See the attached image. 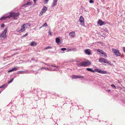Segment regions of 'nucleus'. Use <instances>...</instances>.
Returning a JSON list of instances; mask_svg holds the SVG:
<instances>
[{
	"mask_svg": "<svg viewBox=\"0 0 125 125\" xmlns=\"http://www.w3.org/2000/svg\"><path fill=\"white\" fill-rule=\"evenodd\" d=\"M86 70L88 71L91 72H92L94 73L95 72H96L102 74H106L107 73V72L105 71H103L101 69L99 68L95 69L94 70H93L92 68H87Z\"/></svg>",
	"mask_w": 125,
	"mask_h": 125,
	"instance_id": "obj_1",
	"label": "nucleus"
},
{
	"mask_svg": "<svg viewBox=\"0 0 125 125\" xmlns=\"http://www.w3.org/2000/svg\"><path fill=\"white\" fill-rule=\"evenodd\" d=\"M31 25L30 23H26L23 24L21 26V28L18 31V32L20 33L24 31L25 28L29 27Z\"/></svg>",
	"mask_w": 125,
	"mask_h": 125,
	"instance_id": "obj_2",
	"label": "nucleus"
},
{
	"mask_svg": "<svg viewBox=\"0 0 125 125\" xmlns=\"http://www.w3.org/2000/svg\"><path fill=\"white\" fill-rule=\"evenodd\" d=\"M19 15V13L18 12L15 13L14 12H10V15H8L9 18H10L11 17H13L14 18H16Z\"/></svg>",
	"mask_w": 125,
	"mask_h": 125,
	"instance_id": "obj_3",
	"label": "nucleus"
},
{
	"mask_svg": "<svg viewBox=\"0 0 125 125\" xmlns=\"http://www.w3.org/2000/svg\"><path fill=\"white\" fill-rule=\"evenodd\" d=\"M91 64V62L89 61L85 62H83L79 63V65L80 66H86L89 65H90Z\"/></svg>",
	"mask_w": 125,
	"mask_h": 125,
	"instance_id": "obj_4",
	"label": "nucleus"
},
{
	"mask_svg": "<svg viewBox=\"0 0 125 125\" xmlns=\"http://www.w3.org/2000/svg\"><path fill=\"white\" fill-rule=\"evenodd\" d=\"M7 28H5L4 31L1 33L0 35V37H2L5 39L6 38L7 36L6 34L7 32Z\"/></svg>",
	"mask_w": 125,
	"mask_h": 125,
	"instance_id": "obj_5",
	"label": "nucleus"
},
{
	"mask_svg": "<svg viewBox=\"0 0 125 125\" xmlns=\"http://www.w3.org/2000/svg\"><path fill=\"white\" fill-rule=\"evenodd\" d=\"M99 62H104V63H106L109 65H111L106 59L104 58H101L99 59Z\"/></svg>",
	"mask_w": 125,
	"mask_h": 125,
	"instance_id": "obj_6",
	"label": "nucleus"
},
{
	"mask_svg": "<svg viewBox=\"0 0 125 125\" xmlns=\"http://www.w3.org/2000/svg\"><path fill=\"white\" fill-rule=\"evenodd\" d=\"M112 51L115 54V55L117 56H120L121 55V53L118 50L114 49H112Z\"/></svg>",
	"mask_w": 125,
	"mask_h": 125,
	"instance_id": "obj_7",
	"label": "nucleus"
},
{
	"mask_svg": "<svg viewBox=\"0 0 125 125\" xmlns=\"http://www.w3.org/2000/svg\"><path fill=\"white\" fill-rule=\"evenodd\" d=\"M79 21L81 23V24L83 26L84 25V19L82 16H81L80 18Z\"/></svg>",
	"mask_w": 125,
	"mask_h": 125,
	"instance_id": "obj_8",
	"label": "nucleus"
},
{
	"mask_svg": "<svg viewBox=\"0 0 125 125\" xmlns=\"http://www.w3.org/2000/svg\"><path fill=\"white\" fill-rule=\"evenodd\" d=\"M72 77L73 79H76L79 78H83L84 77V76L79 75H73L72 76Z\"/></svg>",
	"mask_w": 125,
	"mask_h": 125,
	"instance_id": "obj_9",
	"label": "nucleus"
},
{
	"mask_svg": "<svg viewBox=\"0 0 125 125\" xmlns=\"http://www.w3.org/2000/svg\"><path fill=\"white\" fill-rule=\"evenodd\" d=\"M104 22L102 20H99L98 22V24L100 26H102L104 24Z\"/></svg>",
	"mask_w": 125,
	"mask_h": 125,
	"instance_id": "obj_10",
	"label": "nucleus"
},
{
	"mask_svg": "<svg viewBox=\"0 0 125 125\" xmlns=\"http://www.w3.org/2000/svg\"><path fill=\"white\" fill-rule=\"evenodd\" d=\"M58 0H53V2L52 6V7H53L56 5Z\"/></svg>",
	"mask_w": 125,
	"mask_h": 125,
	"instance_id": "obj_11",
	"label": "nucleus"
},
{
	"mask_svg": "<svg viewBox=\"0 0 125 125\" xmlns=\"http://www.w3.org/2000/svg\"><path fill=\"white\" fill-rule=\"evenodd\" d=\"M84 52L86 54L88 55H90L91 54V51L89 49H86L85 50Z\"/></svg>",
	"mask_w": 125,
	"mask_h": 125,
	"instance_id": "obj_12",
	"label": "nucleus"
},
{
	"mask_svg": "<svg viewBox=\"0 0 125 125\" xmlns=\"http://www.w3.org/2000/svg\"><path fill=\"white\" fill-rule=\"evenodd\" d=\"M18 69V67H15L12 69L9 70L8 71V72H11L14 71H16Z\"/></svg>",
	"mask_w": 125,
	"mask_h": 125,
	"instance_id": "obj_13",
	"label": "nucleus"
},
{
	"mask_svg": "<svg viewBox=\"0 0 125 125\" xmlns=\"http://www.w3.org/2000/svg\"><path fill=\"white\" fill-rule=\"evenodd\" d=\"M47 10V8L46 7L44 6L43 8L42 9V10L41 12L43 13H44Z\"/></svg>",
	"mask_w": 125,
	"mask_h": 125,
	"instance_id": "obj_14",
	"label": "nucleus"
},
{
	"mask_svg": "<svg viewBox=\"0 0 125 125\" xmlns=\"http://www.w3.org/2000/svg\"><path fill=\"white\" fill-rule=\"evenodd\" d=\"M69 35L72 37H73L75 35V33L74 32L72 31L70 33Z\"/></svg>",
	"mask_w": 125,
	"mask_h": 125,
	"instance_id": "obj_15",
	"label": "nucleus"
},
{
	"mask_svg": "<svg viewBox=\"0 0 125 125\" xmlns=\"http://www.w3.org/2000/svg\"><path fill=\"white\" fill-rule=\"evenodd\" d=\"M30 45L31 46H35L37 45V43L34 42H31Z\"/></svg>",
	"mask_w": 125,
	"mask_h": 125,
	"instance_id": "obj_16",
	"label": "nucleus"
},
{
	"mask_svg": "<svg viewBox=\"0 0 125 125\" xmlns=\"http://www.w3.org/2000/svg\"><path fill=\"white\" fill-rule=\"evenodd\" d=\"M97 52L101 53L102 54H104V52L100 49H98L97 50Z\"/></svg>",
	"mask_w": 125,
	"mask_h": 125,
	"instance_id": "obj_17",
	"label": "nucleus"
},
{
	"mask_svg": "<svg viewBox=\"0 0 125 125\" xmlns=\"http://www.w3.org/2000/svg\"><path fill=\"white\" fill-rule=\"evenodd\" d=\"M8 18H9V17H8V15L6 16H3L0 18V20H5Z\"/></svg>",
	"mask_w": 125,
	"mask_h": 125,
	"instance_id": "obj_18",
	"label": "nucleus"
},
{
	"mask_svg": "<svg viewBox=\"0 0 125 125\" xmlns=\"http://www.w3.org/2000/svg\"><path fill=\"white\" fill-rule=\"evenodd\" d=\"M56 42V43H59L60 42V40L58 38H57L55 39Z\"/></svg>",
	"mask_w": 125,
	"mask_h": 125,
	"instance_id": "obj_19",
	"label": "nucleus"
},
{
	"mask_svg": "<svg viewBox=\"0 0 125 125\" xmlns=\"http://www.w3.org/2000/svg\"><path fill=\"white\" fill-rule=\"evenodd\" d=\"M31 4V2H28V3H26V4H24V6H25L26 5H28L29 6H30Z\"/></svg>",
	"mask_w": 125,
	"mask_h": 125,
	"instance_id": "obj_20",
	"label": "nucleus"
},
{
	"mask_svg": "<svg viewBox=\"0 0 125 125\" xmlns=\"http://www.w3.org/2000/svg\"><path fill=\"white\" fill-rule=\"evenodd\" d=\"M7 86V84H4L2 85L1 86H0V88H4L6 86Z\"/></svg>",
	"mask_w": 125,
	"mask_h": 125,
	"instance_id": "obj_21",
	"label": "nucleus"
},
{
	"mask_svg": "<svg viewBox=\"0 0 125 125\" xmlns=\"http://www.w3.org/2000/svg\"><path fill=\"white\" fill-rule=\"evenodd\" d=\"M14 79V78H12L9 81L8 83H11L13 80Z\"/></svg>",
	"mask_w": 125,
	"mask_h": 125,
	"instance_id": "obj_22",
	"label": "nucleus"
},
{
	"mask_svg": "<svg viewBox=\"0 0 125 125\" xmlns=\"http://www.w3.org/2000/svg\"><path fill=\"white\" fill-rule=\"evenodd\" d=\"M104 54H102V56H103V57H104V58H106L107 57V55L106 54V53L104 52Z\"/></svg>",
	"mask_w": 125,
	"mask_h": 125,
	"instance_id": "obj_23",
	"label": "nucleus"
},
{
	"mask_svg": "<svg viewBox=\"0 0 125 125\" xmlns=\"http://www.w3.org/2000/svg\"><path fill=\"white\" fill-rule=\"evenodd\" d=\"M45 69L46 70H48V68L42 67L41 68V70H42L43 69Z\"/></svg>",
	"mask_w": 125,
	"mask_h": 125,
	"instance_id": "obj_24",
	"label": "nucleus"
},
{
	"mask_svg": "<svg viewBox=\"0 0 125 125\" xmlns=\"http://www.w3.org/2000/svg\"><path fill=\"white\" fill-rule=\"evenodd\" d=\"M111 86L113 88H115V89L116 88V87H115V86L114 84H111Z\"/></svg>",
	"mask_w": 125,
	"mask_h": 125,
	"instance_id": "obj_25",
	"label": "nucleus"
},
{
	"mask_svg": "<svg viewBox=\"0 0 125 125\" xmlns=\"http://www.w3.org/2000/svg\"><path fill=\"white\" fill-rule=\"evenodd\" d=\"M52 48V47H50V46H48L46 48H45V49H51Z\"/></svg>",
	"mask_w": 125,
	"mask_h": 125,
	"instance_id": "obj_26",
	"label": "nucleus"
},
{
	"mask_svg": "<svg viewBox=\"0 0 125 125\" xmlns=\"http://www.w3.org/2000/svg\"><path fill=\"white\" fill-rule=\"evenodd\" d=\"M49 66H51L53 67H56V68H58V66H55V65H49Z\"/></svg>",
	"mask_w": 125,
	"mask_h": 125,
	"instance_id": "obj_27",
	"label": "nucleus"
},
{
	"mask_svg": "<svg viewBox=\"0 0 125 125\" xmlns=\"http://www.w3.org/2000/svg\"><path fill=\"white\" fill-rule=\"evenodd\" d=\"M48 26L47 24L46 23V22L42 26V27H44V26Z\"/></svg>",
	"mask_w": 125,
	"mask_h": 125,
	"instance_id": "obj_28",
	"label": "nucleus"
},
{
	"mask_svg": "<svg viewBox=\"0 0 125 125\" xmlns=\"http://www.w3.org/2000/svg\"><path fill=\"white\" fill-rule=\"evenodd\" d=\"M61 50L62 51H64L66 50V49L65 48H62L61 49Z\"/></svg>",
	"mask_w": 125,
	"mask_h": 125,
	"instance_id": "obj_29",
	"label": "nucleus"
},
{
	"mask_svg": "<svg viewBox=\"0 0 125 125\" xmlns=\"http://www.w3.org/2000/svg\"><path fill=\"white\" fill-rule=\"evenodd\" d=\"M48 0H45L44 1V3L45 4H47L48 3Z\"/></svg>",
	"mask_w": 125,
	"mask_h": 125,
	"instance_id": "obj_30",
	"label": "nucleus"
},
{
	"mask_svg": "<svg viewBox=\"0 0 125 125\" xmlns=\"http://www.w3.org/2000/svg\"><path fill=\"white\" fill-rule=\"evenodd\" d=\"M89 2L90 3H93L94 2V1L93 0H90Z\"/></svg>",
	"mask_w": 125,
	"mask_h": 125,
	"instance_id": "obj_31",
	"label": "nucleus"
},
{
	"mask_svg": "<svg viewBox=\"0 0 125 125\" xmlns=\"http://www.w3.org/2000/svg\"><path fill=\"white\" fill-rule=\"evenodd\" d=\"M104 30L105 32H108V31L107 29L105 28L104 29Z\"/></svg>",
	"mask_w": 125,
	"mask_h": 125,
	"instance_id": "obj_32",
	"label": "nucleus"
},
{
	"mask_svg": "<svg viewBox=\"0 0 125 125\" xmlns=\"http://www.w3.org/2000/svg\"><path fill=\"white\" fill-rule=\"evenodd\" d=\"M48 33L50 35H52V33L50 30H49L48 32Z\"/></svg>",
	"mask_w": 125,
	"mask_h": 125,
	"instance_id": "obj_33",
	"label": "nucleus"
},
{
	"mask_svg": "<svg viewBox=\"0 0 125 125\" xmlns=\"http://www.w3.org/2000/svg\"><path fill=\"white\" fill-rule=\"evenodd\" d=\"M28 34L27 33L26 34L23 36V37H25L27 36L28 35Z\"/></svg>",
	"mask_w": 125,
	"mask_h": 125,
	"instance_id": "obj_34",
	"label": "nucleus"
},
{
	"mask_svg": "<svg viewBox=\"0 0 125 125\" xmlns=\"http://www.w3.org/2000/svg\"><path fill=\"white\" fill-rule=\"evenodd\" d=\"M5 26V25L3 24H2L1 25V27H4Z\"/></svg>",
	"mask_w": 125,
	"mask_h": 125,
	"instance_id": "obj_35",
	"label": "nucleus"
},
{
	"mask_svg": "<svg viewBox=\"0 0 125 125\" xmlns=\"http://www.w3.org/2000/svg\"><path fill=\"white\" fill-rule=\"evenodd\" d=\"M123 51L125 53V47H124L123 48Z\"/></svg>",
	"mask_w": 125,
	"mask_h": 125,
	"instance_id": "obj_36",
	"label": "nucleus"
},
{
	"mask_svg": "<svg viewBox=\"0 0 125 125\" xmlns=\"http://www.w3.org/2000/svg\"><path fill=\"white\" fill-rule=\"evenodd\" d=\"M106 91L107 92H109L110 91V89L107 90H106Z\"/></svg>",
	"mask_w": 125,
	"mask_h": 125,
	"instance_id": "obj_37",
	"label": "nucleus"
},
{
	"mask_svg": "<svg viewBox=\"0 0 125 125\" xmlns=\"http://www.w3.org/2000/svg\"><path fill=\"white\" fill-rule=\"evenodd\" d=\"M48 70H49V71H52V69H51V68H48Z\"/></svg>",
	"mask_w": 125,
	"mask_h": 125,
	"instance_id": "obj_38",
	"label": "nucleus"
},
{
	"mask_svg": "<svg viewBox=\"0 0 125 125\" xmlns=\"http://www.w3.org/2000/svg\"><path fill=\"white\" fill-rule=\"evenodd\" d=\"M37 0H33L34 3H36Z\"/></svg>",
	"mask_w": 125,
	"mask_h": 125,
	"instance_id": "obj_39",
	"label": "nucleus"
},
{
	"mask_svg": "<svg viewBox=\"0 0 125 125\" xmlns=\"http://www.w3.org/2000/svg\"><path fill=\"white\" fill-rule=\"evenodd\" d=\"M24 72L23 71H20L18 72Z\"/></svg>",
	"mask_w": 125,
	"mask_h": 125,
	"instance_id": "obj_40",
	"label": "nucleus"
},
{
	"mask_svg": "<svg viewBox=\"0 0 125 125\" xmlns=\"http://www.w3.org/2000/svg\"><path fill=\"white\" fill-rule=\"evenodd\" d=\"M43 63H44V64H45V65H48V64H46L44 62Z\"/></svg>",
	"mask_w": 125,
	"mask_h": 125,
	"instance_id": "obj_41",
	"label": "nucleus"
},
{
	"mask_svg": "<svg viewBox=\"0 0 125 125\" xmlns=\"http://www.w3.org/2000/svg\"><path fill=\"white\" fill-rule=\"evenodd\" d=\"M101 1L102 2H103L104 1V0H101Z\"/></svg>",
	"mask_w": 125,
	"mask_h": 125,
	"instance_id": "obj_42",
	"label": "nucleus"
},
{
	"mask_svg": "<svg viewBox=\"0 0 125 125\" xmlns=\"http://www.w3.org/2000/svg\"><path fill=\"white\" fill-rule=\"evenodd\" d=\"M56 70L55 69H52V71H55Z\"/></svg>",
	"mask_w": 125,
	"mask_h": 125,
	"instance_id": "obj_43",
	"label": "nucleus"
},
{
	"mask_svg": "<svg viewBox=\"0 0 125 125\" xmlns=\"http://www.w3.org/2000/svg\"><path fill=\"white\" fill-rule=\"evenodd\" d=\"M42 27V26H41V27H40V29L42 27Z\"/></svg>",
	"mask_w": 125,
	"mask_h": 125,
	"instance_id": "obj_44",
	"label": "nucleus"
},
{
	"mask_svg": "<svg viewBox=\"0 0 125 125\" xmlns=\"http://www.w3.org/2000/svg\"><path fill=\"white\" fill-rule=\"evenodd\" d=\"M40 62L41 63H44V62Z\"/></svg>",
	"mask_w": 125,
	"mask_h": 125,
	"instance_id": "obj_45",
	"label": "nucleus"
},
{
	"mask_svg": "<svg viewBox=\"0 0 125 125\" xmlns=\"http://www.w3.org/2000/svg\"><path fill=\"white\" fill-rule=\"evenodd\" d=\"M109 8L108 7L106 8L107 9H108Z\"/></svg>",
	"mask_w": 125,
	"mask_h": 125,
	"instance_id": "obj_46",
	"label": "nucleus"
},
{
	"mask_svg": "<svg viewBox=\"0 0 125 125\" xmlns=\"http://www.w3.org/2000/svg\"><path fill=\"white\" fill-rule=\"evenodd\" d=\"M41 70V68H40V69H39L38 70Z\"/></svg>",
	"mask_w": 125,
	"mask_h": 125,
	"instance_id": "obj_47",
	"label": "nucleus"
},
{
	"mask_svg": "<svg viewBox=\"0 0 125 125\" xmlns=\"http://www.w3.org/2000/svg\"><path fill=\"white\" fill-rule=\"evenodd\" d=\"M117 81L118 83H119V80H118Z\"/></svg>",
	"mask_w": 125,
	"mask_h": 125,
	"instance_id": "obj_48",
	"label": "nucleus"
}]
</instances>
